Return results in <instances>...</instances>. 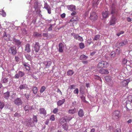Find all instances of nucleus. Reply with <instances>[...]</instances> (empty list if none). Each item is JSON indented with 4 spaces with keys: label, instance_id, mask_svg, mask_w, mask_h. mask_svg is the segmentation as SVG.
Listing matches in <instances>:
<instances>
[{
    "label": "nucleus",
    "instance_id": "obj_1",
    "mask_svg": "<svg viewBox=\"0 0 132 132\" xmlns=\"http://www.w3.org/2000/svg\"><path fill=\"white\" fill-rule=\"evenodd\" d=\"M111 9V13L112 15V16L111 18L109 23L110 25L114 26L118 22L117 19L116 17V15L118 13V10L117 9Z\"/></svg>",
    "mask_w": 132,
    "mask_h": 132
},
{
    "label": "nucleus",
    "instance_id": "obj_2",
    "mask_svg": "<svg viewBox=\"0 0 132 132\" xmlns=\"http://www.w3.org/2000/svg\"><path fill=\"white\" fill-rule=\"evenodd\" d=\"M89 18L92 21H94L97 19V16L95 9H93L90 13Z\"/></svg>",
    "mask_w": 132,
    "mask_h": 132
},
{
    "label": "nucleus",
    "instance_id": "obj_3",
    "mask_svg": "<svg viewBox=\"0 0 132 132\" xmlns=\"http://www.w3.org/2000/svg\"><path fill=\"white\" fill-rule=\"evenodd\" d=\"M105 79L110 86H113V82L112 80L111 77V76H107L105 77Z\"/></svg>",
    "mask_w": 132,
    "mask_h": 132
},
{
    "label": "nucleus",
    "instance_id": "obj_4",
    "mask_svg": "<svg viewBox=\"0 0 132 132\" xmlns=\"http://www.w3.org/2000/svg\"><path fill=\"white\" fill-rule=\"evenodd\" d=\"M40 47V46L39 43L38 42H36L33 47L32 51L33 52L35 51V52L37 53L39 51Z\"/></svg>",
    "mask_w": 132,
    "mask_h": 132
},
{
    "label": "nucleus",
    "instance_id": "obj_5",
    "mask_svg": "<svg viewBox=\"0 0 132 132\" xmlns=\"http://www.w3.org/2000/svg\"><path fill=\"white\" fill-rule=\"evenodd\" d=\"M120 112L118 111H114L112 114V118L115 120H117L120 117Z\"/></svg>",
    "mask_w": 132,
    "mask_h": 132
},
{
    "label": "nucleus",
    "instance_id": "obj_6",
    "mask_svg": "<svg viewBox=\"0 0 132 132\" xmlns=\"http://www.w3.org/2000/svg\"><path fill=\"white\" fill-rule=\"evenodd\" d=\"M9 53L12 55H14L17 53V51L15 47L14 46L10 47L9 50Z\"/></svg>",
    "mask_w": 132,
    "mask_h": 132
},
{
    "label": "nucleus",
    "instance_id": "obj_7",
    "mask_svg": "<svg viewBox=\"0 0 132 132\" xmlns=\"http://www.w3.org/2000/svg\"><path fill=\"white\" fill-rule=\"evenodd\" d=\"M108 63L106 61H101L100 62L98 65V68H102L107 66Z\"/></svg>",
    "mask_w": 132,
    "mask_h": 132
},
{
    "label": "nucleus",
    "instance_id": "obj_8",
    "mask_svg": "<svg viewBox=\"0 0 132 132\" xmlns=\"http://www.w3.org/2000/svg\"><path fill=\"white\" fill-rule=\"evenodd\" d=\"M34 123L32 118H30L26 121L27 125L29 127H33L35 126V125Z\"/></svg>",
    "mask_w": 132,
    "mask_h": 132
},
{
    "label": "nucleus",
    "instance_id": "obj_9",
    "mask_svg": "<svg viewBox=\"0 0 132 132\" xmlns=\"http://www.w3.org/2000/svg\"><path fill=\"white\" fill-rule=\"evenodd\" d=\"M39 113L41 116H43L44 117H46V111L45 109L42 108L39 109Z\"/></svg>",
    "mask_w": 132,
    "mask_h": 132
},
{
    "label": "nucleus",
    "instance_id": "obj_10",
    "mask_svg": "<svg viewBox=\"0 0 132 132\" xmlns=\"http://www.w3.org/2000/svg\"><path fill=\"white\" fill-rule=\"evenodd\" d=\"M24 75V72L21 71H19L17 74H16L15 75L14 77L15 79H18L19 77H22Z\"/></svg>",
    "mask_w": 132,
    "mask_h": 132
},
{
    "label": "nucleus",
    "instance_id": "obj_11",
    "mask_svg": "<svg viewBox=\"0 0 132 132\" xmlns=\"http://www.w3.org/2000/svg\"><path fill=\"white\" fill-rule=\"evenodd\" d=\"M22 103V101L21 99L19 98H17L14 101L15 104L18 106L21 105Z\"/></svg>",
    "mask_w": 132,
    "mask_h": 132
},
{
    "label": "nucleus",
    "instance_id": "obj_12",
    "mask_svg": "<svg viewBox=\"0 0 132 132\" xmlns=\"http://www.w3.org/2000/svg\"><path fill=\"white\" fill-rule=\"evenodd\" d=\"M109 13L108 11H104L102 13L103 17L104 18H106L108 17L109 15Z\"/></svg>",
    "mask_w": 132,
    "mask_h": 132
},
{
    "label": "nucleus",
    "instance_id": "obj_13",
    "mask_svg": "<svg viewBox=\"0 0 132 132\" xmlns=\"http://www.w3.org/2000/svg\"><path fill=\"white\" fill-rule=\"evenodd\" d=\"M59 51L60 52H62L63 51L64 46L62 43H60L59 45Z\"/></svg>",
    "mask_w": 132,
    "mask_h": 132
},
{
    "label": "nucleus",
    "instance_id": "obj_14",
    "mask_svg": "<svg viewBox=\"0 0 132 132\" xmlns=\"http://www.w3.org/2000/svg\"><path fill=\"white\" fill-rule=\"evenodd\" d=\"M99 72L102 74H108L109 73V72L107 70L103 69H101L99 70Z\"/></svg>",
    "mask_w": 132,
    "mask_h": 132
},
{
    "label": "nucleus",
    "instance_id": "obj_15",
    "mask_svg": "<svg viewBox=\"0 0 132 132\" xmlns=\"http://www.w3.org/2000/svg\"><path fill=\"white\" fill-rule=\"evenodd\" d=\"M65 101V99H63L61 100L58 101L57 102V104L58 106H60L64 104Z\"/></svg>",
    "mask_w": 132,
    "mask_h": 132
},
{
    "label": "nucleus",
    "instance_id": "obj_16",
    "mask_svg": "<svg viewBox=\"0 0 132 132\" xmlns=\"http://www.w3.org/2000/svg\"><path fill=\"white\" fill-rule=\"evenodd\" d=\"M30 46L29 44H27L25 46V51L28 53H29L31 51L30 48Z\"/></svg>",
    "mask_w": 132,
    "mask_h": 132
},
{
    "label": "nucleus",
    "instance_id": "obj_17",
    "mask_svg": "<svg viewBox=\"0 0 132 132\" xmlns=\"http://www.w3.org/2000/svg\"><path fill=\"white\" fill-rule=\"evenodd\" d=\"M127 39H125L122 42L120 43L119 44V45L120 46H121L127 45Z\"/></svg>",
    "mask_w": 132,
    "mask_h": 132
},
{
    "label": "nucleus",
    "instance_id": "obj_18",
    "mask_svg": "<svg viewBox=\"0 0 132 132\" xmlns=\"http://www.w3.org/2000/svg\"><path fill=\"white\" fill-rule=\"evenodd\" d=\"M19 88L20 90L27 89L28 88L27 85L26 84L21 85L19 86Z\"/></svg>",
    "mask_w": 132,
    "mask_h": 132
},
{
    "label": "nucleus",
    "instance_id": "obj_19",
    "mask_svg": "<svg viewBox=\"0 0 132 132\" xmlns=\"http://www.w3.org/2000/svg\"><path fill=\"white\" fill-rule=\"evenodd\" d=\"M129 82L128 79H127L123 81L121 83V84L123 87H126L127 86Z\"/></svg>",
    "mask_w": 132,
    "mask_h": 132
},
{
    "label": "nucleus",
    "instance_id": "obj_20",
    "mask_svg": "<svg viewBox=\"0 0 132 132\" xmlns=\"http://www.w3.org/2000/svg\"><path fill=\"white\" fill-rule=\"evenodd\" d=\"M84 114V113L83 110L82 109H80L78 112V115L80 117H83Z\"/></svg>",
    "mask_w": 132,
    "mask_h": 132
},
{
    "label": "nucleus",
    "instance_id": "obj_21",
    "mask_svg": "<svg viewBox=\"0 0 132 132\" xmlns=\"http://www.w3.org/2000/svg\"><path fill=\"white\" fill-rule=\"evenodd\" d=\"M52 62L50 61H46L44 62L43 64L46 66L50 67L51 64Z\"/></svg>",
    "mask_w": 132,
    "mask_h": 132
},
{
    "label": "nucleus",
    "instance_id": "obj_22",
    "mask_svg": "<svg viewBox=\"0 0 132 132\" xmlns=\"http://www.w3.org/2000/svg\"><path fill=\"white\" fill-rule=\"evenodd\" d=\"M3 37L5 40L6 41H8L9 40V35H6V32H4Z\"/></svg>",
    "mask_w": 132,
    "mask_h": 132
},
{
    "label": "nucleus",
    "instance_id": "obj_23",
    "mask_svg": "<svg viewBox=\"0 0 132 132\" xmlns=\"http://www.w3.org/2000/svg\"><path fill=\"white\" fill-rule=\"evenodd\" d=\"M13 41L18 46L20 45L21 44V42L19 40L15 38L13 39Z\"/></svg>",
    "mask_w": 132,
    "mask_h": 132
},
{
    "label": "nucleus",
    "instance_id": "obj_24",
    "mask_svg": "<svg viewBox=\"0 0 132 132\" xmlns=\"http://www.w3.org/2000/svg\"><path fill=\"white\" fill-rule=\"evenodd\" d=\"M63 128L65 130L67 131L68 129V125L67 123H65L62 125Z\"/></svg>",
    "mask_w": 132,
    "mask_h": 132
},
{
    "label": "nucleus",
    "instance_id": "obj_25",
    "mask_svg": "<svg viewBox=\"0 0 132 132\" xmlns=\"http://www.w3.org/2000/svg\"><path fill=\"white\" fill-rule=\"evenodd\" d=\"M68 112L69 113L73 114L76 112V109L75 108L73 109H70L69 110Z\"/></svg>",
    "mask_w": 132,
    "mask_h": 132
},
{
    "label": "nucleus",
    "instance_id": "obj_26",
    "mask_svg": "<svg viewBox=\"0 0 132 132\" xmlns=\"http://www.w3.org/2000/svg\"><path fill=\"white\" fill-rule=\"evenodd\" d=\"M64 117L66 122L70 121L72 118V117L70 116H65Z\"/></svg>",
    "mask_w": 132,
    "mask_h": 132
},
{
    "label": "nucleus",
    "instance_id": "obj_27",
    "mask_svg": "<svg viewBox=\"0 0 132 132\" xmlns=\"http://www.w3.org/2000/svg\"><path fill=\"white\" fill-rule=\"evenodd\" d=\"M75 39L81 42H82L83 41V39L82 38V37L78 35H77Z\"/></svg>",
    "mask_w": 132,
    "mask_h": 132
},
{
    "label": "nucleus",
    "instance_id": "obj_28",
    "mask_svg": "<svg viewBox=\"0 0 132 132\" xmlns=\"http://www.w3.org/2000/svg\"><path fill=\"white\" fill-rule=\"evenodd\" d=\"M87 58V57L84 54L81 55L79 58L80 60H86Z\"/></svg>",
    "mask_w": 132,
    "mask_h": 132
},
{
    "label": "nucleus",
    "instance_id": "obj_29",
    "mask_svg": "<svg viewBox=\"0 0 132 132\" xmlns=\"http://www.w3.org/2000/svg\"><path fill=\"white\" fill-rule=\"evenodd\" d=\"M74 72L71 70H69L67 72V75L68 76H71L73 74Z\"/></svg>",
    "mask_w": 132,
    "mask_h": 132
},
{
    "label": "nucleus",
    "instance_id": "obj_30",
    "mask_svg": "<svg viewBox=\"0 0 132 132\" xmlns=\"http://www.w3.org/2000/svg\"><path fill=\"white\" fill-rule=\"evenodd\" d=\"M93 78L95 79L100 80L101 82H102V80L100 77L97 75H94L93 76Z\"/></svg>",
    "mask_w": 132,
    "mask_h": 132
},
{
    "label": "nucleus",
    "instance_id": "obj_31",
    "mask_svg": "<svg viewBox=\"0 0 132 132\" xmlns=\"http://www.w3.org/2000/svg\"><path fill=\"white\" fill-rule=\"evenodd\" d=\"M23 66L25 67L26 70L29 71L30 70V68L29 65L28 64H24Z\"/></svg>",
    "mask_w": 132,
    "mask_h": 132
},
{
    "label": "nucleus",
    "instance_id": "obj_32",
    "mask_svg": "<svg viewBox=\"0 0 132 132\" xmlns=\"http://www.w3.org/2000/svg\"><path fill=\"white\" fill-rule=\"evenodd\" d=\"M10 96V93L9 92H7L4 94V96L6 99H7Z\"/></svg>",
    "mask_w": 132,
    "mask_h": 132
},
{
    "label": "nucleus",
    "instance_id": "obj_33",
    "mask_svg": "<svg viewBox=\"0 0 132 132\" xmlns=\"http://www.w3.org/2000/svg\"><path fill=\"white\" fill-rule=\"evenodd\" d=\"M0 14L2 15L3 16H5L6 15V13L3 10L0 11ZM1 25L0 24V28L1 29Z\"/></svg>",
    "mask_w": 132,
    "mask_h": 132
},
{
    "label": "nucleus",
    "instance_id": "obj_34",
    "mask_svg": "<svg viewBox=\"0 0 132 132\" xmlns=\"http://www.w3.org/2000/svg\"><path fill=\"white\" fill-rule=\"evenodd\" d=\"M113 105L115 107L117 106L118 104V102L116 99H115L113 101Z\"/></svg>",
    "mask_w": 132,
    "mask_h": 132
},
{
    "label": "nucleus",
    "instance_id": "obj_35",
    "mask_svg": "<svg viewBox=\"0 0 132 132\" xmlns=\"http://www.w3.org/2000/svg\"><path fill=\"white\" fill-rule=\"evenodd\" d=\"M46 88L44 86H42L40 89V93H43L45 90Z\"/></svg>",
    "mask_w": 132,
    "mask_h": 132
},
{
    "label": "nucleus",
    "instance_id": "obj_36",
    "mask_svg": "<svg viewBox=\"0 0 132 132\" xmlns=\"http://www.w3.org/2000/svg\"><path fill=\"white\" fill-rule=\"evenodd\" d=\"M32 120L34 122L36 123L37 121V117L36 116H33L32 117Z\"/></svg>",
    "mask_w": 132,
    "mask_h": 132
},
{
    "label": "nucleus",
    "instance_id": "obj_37",
    "mask_svg": "<svg viewBox=\"0 0 132 132\" xmlns=\"http://www.w3.org/2000/svg\"><path fill=\"white\" fill-rule=\"evenodd\" d=\"M32 90L33 93L34 94H35L37 93L38 91V89L36 87H34L33 88Z\"/></svg>",
    "mask_w": 132,
    "mask_h": 132
},
{
    "label": "nucleus",
    "instance_id": "obj_38",
    "mask_svg": "<svg viewBox=\"0 0 132 132\" xmlns=\"http://www.w3.org/2000/svg\"><path fill=\"white\" fill-rule=\"evenodd\" d=\"M35 11H34V13H36L38 14H40V11L39 9H35Z\"/></svg>",
    "mask_w": 132,
    "mask_h": 132
},
{
    "label": "nucleus",
    "instance_id": "obj_39",
    "mask_svg": "<svg viewBox=\"0 0 132 132\" xmlns=\"http://www.w3.org/2000/svg\"><path fill=\"white\" fill-rule=\"evenodd\" d=\"M4 103L0 101V109H2L4 107Z\"/></svg>",
    "mask_w": 132,
    "mask_h": 132
},
{
    "label": "nucleus",
    "instance_id": "obj_40",
    "mask_svg": "<svg viewBox=\"0 0 132 132\" xmlns=\"http://www.w3.org/2000/svg\"><path fill=\"white\" fill-rule=\"evenodd\" d=\"M80 48L81 49H83L85 47L84 44L82 43H81L79 44Z\"/></svg>",
    "mask_w": 132,
    "mask_h": 132
},
{
    "label": "nucleus",
    "instance_id": "obj_41",
    "mask_svg": "<svg viewBox=\"0 0 132 132\" xmlns=\"http://www.w3.org/2000/svg\"><path fill=\"white\" fill-rule=\"evenodd\" d=\"M65 122H66V120L65 119V117L62 118L60 120V122L61 124H62V123Z\"/></svg>",
    "mask_w": 132,
    "mask_h": 132
},
{
    "label": "nucleus",
    "instance_id": "obj_42",
    "mask_svg": "<svg viewBox=\"0 0 132 132\" xmlns=\"http://www.w3.org/2000/svg\"><path fill=\"white\" fill-rule=\"evenodd\" d=\"M50 120L51 121H54L55 120V116L54 115H52L50 117Z\"/></svg>",
    "mask_w": 132,
    "mask_h": 132
},
{
    "label": "nucleus",
    "instance_id": "obj_43",
    "mask_svg": "<svg viewBox=\"0 0 132 132\" xmlns=\"http://www.w3.org/2000/svg\"><path fill=\"white\" fill-rule=\"evenodd\" d=\"M34 35L35 37H40L41 36V35L40 34H39L38 33L35 32L34 33Z\"/></svg>",
    "mask_w": 132,
    "mask_h": 132
},
{
    "label": "nucleus",
    "instance_id": "obj_44",
    "mask_svg": "<svg viewBox=\"0 0 132 132\" xmlns=\"http://www.w3.org/2000/svg\"><path fill=\"white\" fill-rule=\"evenodd\" d=\"M30 109V106L29 105H26L24 107V110L25 111L27 112Z\"/></svg>",
    "mask_w": 132,
    "mask_h": 132
},
{
    "label": "nucleus",
    "instance_id": "obj_45",
    "mask_svg": "<svg viewBox=\"0 0 132 132\" xmlns=\"http://www.w3.org/2000/svg\"><path fill=\"white\" fill-rule=\"evenodd\" d=\"M15 62L17 63L19 61V58L18 56H16L15 57Z\"/></svg>",
    "mask_w": 132,
    "mask_h": 132
},
{
    "label": "nucleus",
    "instance_id": "obj_46",
    "mask_svg": "<svg viewBox=\"0 0 132 132\" xmlns=\"http://www.w3.org/2000/svg\"><path fill=\"white\" fill-rule=\"evenodd\" d=\"M8 79L7 78H3L2 80V81L3 83H6L8 82Z\"/></svg>",
    "mask_w": 132,
    "mask_h": 132
},
{
    "label": "nucleus",
    "instance_id": "obj_47",
    "mask_svg": "<svg viewBox=\"0 0 132 132\" xmlns=\"http://www.w3.org/2000/svg\"><path fill=\"white\" fill-rule=\"evenodd\" d=\"M100 37V36L98 35H96L95 37L94 38V40H98Z\"/></svg>",
    "mask_w": 132,
    "mask_h": 132
},
{
    "label": "nucleus",
    "instance_id": "obj_48",
    "mask_svg": "<svg viewBox=\"0 0 132 132\" xmlns=\"http://www.w3.org/2000/svg\"><path fill=\"white\" fill-rule=\"evenodd\" d=\"M58 108H55L53 110V112L54 113L56 114L57 112L58 111Z\"/></svg>",
    "mask_w": 132,
    "mask_h": 132
},
{
    "label": "nucleus",
    "instance_id": "obj_49",
    "mask_svg": "<svg viewBox=\"0 0 132 132\" xmlns=\"http://www.w3.org/2000/svg\"><path fill=\"white\" fill-rule=\"evenodd\" d=\"M124 33V32L123 31H121L120 32L118 33L117 34V36H119L121 34H122Z\"/></svg>",
    "mask_w": 132,
    "mask_h": 132
},
{
    "label": "nucleus",
    "instance_id": "obj_50",
    "mask_svg": "<svg viewBox=\"0 0 132 132\" xmlns=\"http://www.w3.org/2000/svg\"><path fill=\"white\" fill-rule=\"evenodd\" d=\"M73 93L75 94H78L79 93L78 89L77 88H76L74 91Z\"/></svg>",
    "mask_w": 132,
    "mask_h": 132
},
{
    "label": "nucleus",
    "instance_id": "obj_51",
    "mask_svg": "<svg viewBox=\"0 0 132 132\" xmlns=\"http://www.w3.org/2000/svg\"><path fill=\"white\" fill-rule=\"evenodd\" d=\"M127 59H126L125 58H124L123 59L122 61V63L123 64H126L127 63Z\"/></svg>",
    "mask_w": 132,
    "mask_h": 132
},
{
    "label": "nucleus",
    "instance_id": "obj_52",
    "mask_svg": "<svg viewBox=\"0 0 132 132\" xmlns=\"http://www.w3.org/2000/svg\"><path fill=\"white\" fill-rule=\"evenodd\" d=\"M75 86L76 85H72L69 87V88L70 89H74L75 88Z\"/></svg>",
    "mask_w": 132,
    "mask_h": 132
},
{
    "label": "nucleus",
    "instance_id": "obj_53",
    "mask_svg": "<svg viewBox=\"0 0 132 132\" xmlns=\"http://www.w3.org/2000/svg\"><path fill=\"white\" fill-rule=\"evenodd\" d=\"M14 116L15 117H19L20 116V115L19 113H15L14 114Z\"/></svg>",
    "mask_w": 132,
    "mask_h": 132
},
{
    "label": "nucleus",
    "instance_id": "obj_54",
    "mask_svg": "<svg viewBox=\"0 0 132 132\" xmlns=\"http://www.w3.org/2000/svg\"><path fill=\"white\" fill-rule=\"evenodd\" d=\"M71 35L74 37L75 39L76 38V37L77 35L78 34H76L75 33H72L71 34Z\"/></svg>",
    "mask_w": 132,
    "mask_h": 132
},
{
    "label": "nucleus",
    "instance_id": "obj_55",
    "mask_svg": "<svg viewBox=\"0 0 132 132\" xmlns=\"http://www.w3.org/2000/svg\"><path fill=\"white\" fill-rule=\"evenodd\" d=\"M49 6L47 3H45L44 4V8H49Z\"/></svg>",
    "mask_w": 132,
    "mask_h": 132
},
{
    "label": "nucleus",
    "instance_id": "obj_56",
    "mask_svg": "<svg viewBox=\"0 0 132 132\" xmlns=\"http://www.w3.org/2000/svg\"><path fill=\"white\" fill-rule=\"evenodd\" d=\"M111 57H114L115 55V54L114 52H112L110 54Z\"/></svg>",
    "mask_w": 132,
    "mask_h": 132
},
{
    "label": "nucleus",
    "instance_id": "obj_57",
    "mask_svg": "<svg viewBox=\"0 0 132 132\" xmlns=\"http://www.w3.org/2000/svg\"><path fill=\"white\" fill-rule=\"evenodd\" d=\"M57 93H59L61 95H62V93L59 88H57Z\"/></svg>",
    "mask_w": 132,
    "mask_h": 132
},
{
    "label": "nucleus",
    "instance_id": "obj_58",
    "mask_svg": "<svg viewBox=\"0 0 132 132\" xmlns=\"http://www.w3.org/2000/svg\"><path fill=\"white\" fill-rule=\"evenodd\" d=\"M24 95L25 96L26 98L27 99H28L30 95L29 94H24Z\"/></svg>",
    "mask_w": 132,
    "mask_h": 132
},
{
    "label": "nucleus",
    "instance_id": "obj_59",
    "mask_svg": "<svg viewBox=\"0 0 132 132\" xmlns=\"http://www.w3.org/2000/svg\"><path fill=\"white\" fill-rule=\"evenodd\" d=\"M53 26V24H51L50 27L48 29V31H50L52 30V26Z\"/></svg>",
    "mask_w": 132,
    "mask_h": 132
},
{
    "label": "nucleus",
    "instance_id": "obj_60",
    "mask_svg": "<svg viewBox=\"0 0 132 132\" xmlns=\"http://www.w3.org/2000/svg\"><path fill=\"white\" fill-rule=\"evenodd\" d=\"M65 14L64 13H63L61 14V17L63 18H65Z\"/></svg>",
    "mask_w": 132,
    "mask_h": 132
},
{
    "label": "nucleus",
    "instance_id": "obj_61",
    "mask_svg": "<svg viewBox=\"0 0 132 132\" xmlns=\"http://www.w3.org/2000/svg\"><path fill=\"white\" fill-rule=\"evenodd\" d=\"M127 20L129 22H131L132 21L131 19L129 17H127Z\"/></svg>",
    "mask_w": 132,
    "mask_h": 132
},
{
    "label": "nucleus",
    "instance_id": "obj_62",
    "mask_svg": "<svg viewBox=\"0 0 132 132\" xmlns=\"http://www.w3.org/2000/svg\"><path fill=\"white\" fill-rule=\"evenodd\" d=\"M25 57L28 60H29L30 59V57L28 55H25Z\"/></svg>",
    "mask_w": 132,
    "mask_h": 132
},
{
    "label": "nucleus",
    "instance_id": "obj_63",
    "mask_svg": "<svg viewBox=\"0 0 132 132\" xmlns=\"http://www.w3.org/2000/svg\"><path fill=\"white\" fill-rule=\"evenodd\" d=\"M69 7L70 8H75V6L73 5H71L69 6Z\"/></svg>",
    "mask_w": 132,
    "mask_h": 132
},
{
    "label": "nucleus",
    "instance_id": "obj_64",
    "mask_svg": "<svg viewBox=\"0 0 132 132\" xmlns=\"http://www.w3.org/2000/svg\"><path fill=\"white\" fill-rule=\"evenodd\" d=\"M114 132H121V130L119 129H117Z\"/></svg>",
    "mask_w": 132,
    "mask_h": 132
}]
</instances>
